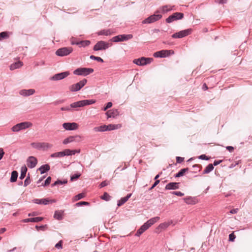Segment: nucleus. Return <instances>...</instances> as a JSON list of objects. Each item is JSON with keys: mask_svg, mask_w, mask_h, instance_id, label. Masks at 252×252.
Returning a JSON list of instances; mask_svg holds the SVG:
<instances>
[{"mask_svg": "<svg viewBox=\"0 0 252 252\" xmlns=\"http://www.w3.org/2000/svg\"><path fill=\"white\" fill-rule=\"evenodd\" d=\"M114 33L111 29H104L97 32L98 35L110 36Z\"/></svg>", "mask_w": 252, "mask_h": 252, "instance_id": "20", "label": "nucleus"}, {"mask_svg": "<svg viewBox=\"0 0 252 252\" xmlns=\"http://www.w3.org/2000/svg\"><path fill=\"white\" fill-rule=\"evenodd\" d=\"M73 51L72 47H63L58 49L56 54L58 56L63 57L68 55Z\"/></svg>", "mask_w": 252, "mask_h": 252, "instance_id": "10", "label": "nucleus"}, {"mask_svg": "<svg viewBox=\"0 0 252 252\" xmlns=\"http://www.w3.org/2000/svg\"><path fill=\"white\" fill-rule=\"evenodd\" d=\"M159 220V217H156L150 219L140 227V228L141 229V231H145L150 226H151L152 225H153L154 223L157 222Z\"/></svg>", "mask_w": 252, "mask_h": 252, "instance_id": "8", "label": "nucleus"}, {"mask_svg": "<svg viewBox=\"0 0 252 252\" xmlns=\"http://www.w3.org/2000/svg\"><path fill=\"white\" fill-rule=\"evenodd\" d=\"M84 197V194L83 193H79L75 196V200L77 201L83 198Z\"/></svg>", "mask_w": 252, "mask_h": 252, "instance_id": "42", "label": "nucleus"}, {"mask_svg": "<svg viewBox=\"0 0 252 252\" xmlns=\"http://www.w3.org/2000/svg\"><path fill=\"white\" fill-rule=\"evenodd\" d=\"M184 17V14L180 12H176L169 16L166 19V22L170 23L174 21L182 19Z\"/></svg>", "mask_w": 252, "mask_h": 252, "instance_id": "12", "label": "nucleus"}, {"mask_svg": "<svg viewBox=\"0 0 252 252\" xmlns=\"http://www.w3.org/2000/svg\"><path fill=\"white\" fill-rule=\"evenodd\" d=\"M50 170V166L48 164H44L41 166L38 170L40 172L41 174H43Z\"/></svg>", "mask_w": 252, "mask_h": 252, "instance_id": "26", "label": "nucleus"}, {"mask_svg": "<svg viewBox=\"0 0 252 252\" xmlns=\"http://www.w3.org/2000/svg\"><path fill=\"white\" fill-rule=\"evenodd\" d=\"M43 220V218L42 217H36L31 218V222H37L39 221H41Z\"/></svg>", "mask_w": 252, "mask_h": 252, "instance_id": "40", "label": "nucleus"}, {"mask_svg": "<svg viewBox=\"0 0 252 252\" xmlns=\"http://www.w3.org/2000/svg\"><path fill=\"white\" fill-rule=\"evenodd\" d=\"M221 161H222L221 160H215V161L214 162V165L216 166V165L219 164L220 163H221Z\"/></svg>", "mask_w": 252, "mask_h": 252, "instance_id": "61", "label": "nucleus"}, {"mask_svg": "<svg viewBox=\"0 0 252 252\" xmlns=\"http://www.w3.org/2000/svg\"><path fill=\"white\" fill-rule=\"evenodd\" d=\"M235 238V236L233 233H231L229 235V239L230 241H234Z\"/></svg>", "mask_w": 252, "mask_h": 252, "instance_id": "55", "label": "nucleus"}, {"mask_svg": "<svg viewBox=\"0 0 252 252\" xmlns=\"http://www.w3.org/2000/svg\"><path fill=\"white\" fill-rule=\"evenodd\" d=\"M32 126V123L29 122H24L16 124L11 128L13 132H19L20 130L25 129Z\"/></svg>", "mask_w": 252, "mask_h": 252, "instance_id": "3", "label": "nucleus"}, {"mask_svg": "<svg viewBox=\"0 0 252 252\" xmlns=\"http://www.w3.org/2000/svg\"><path fill=\"white\" fill-rule=\"evenodd\" d=\"M159 183V180H156L155 183L153 185V186L150 188V189H154L158 183Z\"/></svg>", "mask_w": 252, "mask_h": 252, "instance_id": "59", "label": "nucleus"}, {"mask_svg": "<svg viewBox=\"0 0 252 252\" xmlns=\"http://www.w3.org/2000/svg\"><path fill=\"white\" fill-rule=\"evenodd\" d=\"M62 111H72L70 105L68 106L63 107L61 108Z\"/></svg>", "mask_w": 252, "mask_h": 252, "instance_id": "47", "label": "nucleus"}, {"mask_svg": "<svg viewBox=\"0 0 252 252\" xmlns=\"http://www.w3.org/2000/svg\"><path fill=\"white\" fill-rule=\"evenodd\" d=\"M191 32V30L190 29H188L187 30H183L180 31L178 32H176L172 34V37L174 38H183L185 37L189 34H190Z\"/></svg>", "mask_w": 252, "mask_h": 252, "instance_id": "13", "label": "nucleus"}, {"mask_svg": "<svg viewBox=\"0 0 252 252\" xmlns=\"http://www.w3.org/2000/svg\"><path fill=\"white\" fill-rule=\"evenodd\" d=\"M87 82V79H84L79 82L69 86V89L71 92H77L81 90L86 85Z\"/></svg>", "mask_w": 252, "mask_h": 252, "instance_id": "6", "label": "nucleus"}, {"mask_svg": "<svg viewBox=\"0 0 252 252\" xmlns=\"http://www.w3.org/2000/svg\"><path fill=\"white\" fill-rule=\"evenodd\" d=\"M143 232H144V231H141V229L140 228H139V229L137 230V231L136 233L135 234V235H136V236H140V235H141Z\"/></svg>", "mask_w": 252, "mask_h": 252, "instance_id": "57", "label": "nucleus"}, {"mask_svg": "<svg viewBox=\"0 0 252 252\" xmlns=\"http://www.w3.org/2000/svg\"><path fill=\"white\" fill-rule=\"evenodd\" d=\"M133 35L129 34H120L112 37L110 41L114 42H118L124 41H127L132 38Z\"/></svg>", "mask_w": 252, "mask_h": 252, "instance_id": "7", "label": "nucleus"}, {"mask_svg": "<svg viewBox=\"0 0 252 252\" xmlns=\"http://www.w3.org/2000/svg\"><path fill=\"white\" fill-rule=\"evenodd\" d=\"M54 218L58 220H61L63 219V213L61 211H56L54 215Z\"/></svg>", "mask_w": 252, "mask_h": 252, "instance_id": "34", "label": "nucleus"}, {"mask_svg": "<svg viewBox=\"0 0 252 252\" xmlns=\"http://www.w3.org/2000/svg\"><path fill=\"white\" fill-rule=\"evenodd\" d=\"M70 74L69 71H65L57 73L53 75L50 79L53 81H59L67 77Z\"/></svg>", "mask_w": 252, "mask_h": 252, "instance_id": "14", "label": "nucleus"}, {"mask_svg": "<svg viewBox=\"0 0 252 252\" xmlns=\"http://www.w3.org/2000/svg\"><path fill=\"white\" fill-rule=\"evenodd\" d=\"M78 124L73 123H64L63 124V128L66 130H74L78 128Z\"/></svg>", "mask_w": 252, "mask_h": 252, "instance_id": "15", "label": "nucleus"}, {"mask_svg": "<svg viewBox=\"0 0 252 252\" xmlns=\"http://www.w3.org/2000/svg\"><path fill=\"white\" fill-rule=\"evenodd\" d=\"M178 183L172 182L167 184L165 186V189H176L179 188Z\"/></svg>", "mask_w": 252, "mask_h": 252, "instance_id": "22", "label": "nucleus"}, {"mask_svg": "<svg viewBox=\"0 0 252 252\" xmlns=\"http://www.w3.org/2000/svg\"><path fill=\"white\" fill-rule=\"evenodd\" d=\"M90 58L91 59L96 60V61H97L98 62H101V63L103 62V59L102 58H101L100 57H95L94 56L91 55Z\"/></svg>", "mask_w": 252, "mask_h": 252, "instance_id": "38", "label": "nucleus"}, {"mask_svg": "<svg viewBox=\"0 0 252 252\" xmlns=\"http://www.w3.org/2000/svg\"><path fill=\"white\" fill-rule=\"evenodd\" d=\"M89 202H85V201H81V202H79L78 203H77L76 204V205H89Z\"/></svg>", "mask_w": 252, "mask_h": 252, "instance_id": "56", "label": "nucleus"}, {"mask_svg": "<svg viewBox=\"0 0 252 252\" xmlns=\"http://www.w3.org/2000/svg\"><path fill=\"white\" fill-rule=\"evenodd\" d=\"M30 182H31V181H30V177H27L24 182V186L25 187L27 186L28 185L30 184Z\"/></svg>", "mask_w": 252, "mask_h": 252, "instance_id": "51", "label": "nucleus"}, {"mask_svg": "<svg viewBox=\"0 0 252 252\" xmlns=\"http://www.w3.org/2000/svg\"><path fill=\"white\" fill-rule=\"evenodd\" d=\"M23 222H31V218L25 219L23 220Z\"/></svg>", "mask_w": 252, "mask_h": 252, "instance_id": "64", "label": "nucleus"}, {"mask_svg": "<svg viewBox=\"0 0 252 252\" xmlns=\"http://www.w3.org/2000/svg\"><path fill=\"white\" fill-rule=\"evenodd\" d=\"M152 61V58L141 57L140 58L134 60L133 62L134 63L138 65L142 66L150 63Z\"/></svg>", "mask_w": 252, "mask_h": 252, "instance_id": "9", "label": "nucleus"}, {"mask_svg": "<svg viewBox=\"0 0 252 252\" xmlns=\"http://www.w3.org/2000/svg\"><path fill=\"white\" fill-rule=\"evenodd\" d=\"M171 193L179 196H182L184 195V193L181 191H172Z\"/></svg>", "mask_w": 252, "mask_h": 252, "instance_id": "49", "label": "nucleus"}, {"mask_svg": "<svg viewBox=\"0 0 252 252\" xmlns=\"http://www.w3.org/2000/svg\"><path fill=\"white\" fill-rule=\"evenodd\" d=\"M81 176L80 174H76L73 175L71 176L70 180L73 181L77 179H78Z\"/></svg>", "mask_w": 252, "mask_h": 252, "instance_id": "45", "label": "nucleus"}, {"mask_svg": "<svg viewBox=\"0 0 252 252\" xmlns=\"http://www.w3.org/2000/svg\"><path fill=\"white\" fill-rule=\"evenodd\" d=\"M35 91L34 89H23L19 91V94L23 96H28L32 95L35 93Z\"/></svg>", "mask_w": 252, "mask_h": 252, "instance_id": "18", "label": "nucleus"}, {"mask_svg": "<svg viewBox=\"0 0 252 252\" xmlns=\"http://www.w3.org/2000/svg\"><path fill=\"white\" fill-rule=\"evenodd\" d=\"M27 171V168L26 166L25 165L23 166L21 168V174L20 176V179L21 180L23 179L25 177Z\"/></svg>", "mask_w": 252, "mask_h": 252, "instance_id": "30", "label": "nucleus"}, {"mask_svg": "<svg viewBox=\"0 0 252 252\" xmlns=\"http://www.w3.org/2000/svg\"><path fill=\"white\" fill-rule=\"evenodd\" d=\"M171 50H161L154 53V56L156 58H164L169 55Z\"/></svg>", "mask_w": 252, "mask_h": 252, "instance_id": "17", "label": "nucleus"}, {"mask_svg": "<svg viewBox=\"0 0 252 252\" xmlns=\"http://www.w3.org/2000/svg\"><path fill=\"white\" fill-rule=\"evenodd\" d=\"M131 193L127 194V195L124 197L122 198L120 200L118 201L117 205L121 206L126 202L128 199L131 197Z\"/></svg>", "mask_w": 252, "mask_h": 252, "instance_id": "23", "label": "nucleus"}, {"mask_svg": "<svg viewBox=\"0 0 252 252\" xmlns=\"http://www.w3.org/2000/svg\"><path fill=\"white\" fill-rule=\"evenodd\" d=\"M199 159H202V160H208L209 158L205 155H200L199 158Z\"/></svg>", "mask_w": 252, "mask_h": 252, "instance_id": "52", "label": "nucleus"}, {"mask_svg": "<svg viewBox=\"0 0 252 252\" xmlns=\"http://www.w3.org/2000/svg\"><path fill=\"white\" fill-rule=\"evenodd\" d=\"M184 200L185 202L188 204H194L196 203L195 199L191 197L185 198Z\"/></svg>", "mask_w": 252, "mask_h": 252, "instance_id": "33", "label": "nucleus"}, {"mask_svg": "<svg viewBox=\"0 0 252 252\" xmlns=\"http://www.w3.org/2000/svg\"><path fill=\"white\" fill-rule=\"evenodd\" d=\"M173 223L172 220H170L167 222H164L160 223L158 226L156 228V232H158L162 230H164L167 228L170 224Z\"/></svg>", "mask_w": 252, "mask_h": 252, "instance_id": "19", "label": "nucleus"}, {"mask_svg": "<svg viewBox=\"0 0 252 252\" xmlns=\"http://www.w3.org/2000/svg\"><path fill=\"white\" fill-rule=\"evenodd\" d=\"M51 181V178L50 177H48L46 180L45 181L44 184H42V186H46L47 185H48Z\"/></svg>", "mask_w": 252, "mask_h": 252, "instance_id": "44", "label": "nucleus"}, {"mask_svg": "<svg viewBox=\"0 0 252 252\" xmlns=\"http://www.w3.org/2000/svg\"><path fill=\"white\" fill-rule=\"evenodd\" d=\"M33 202L37 204L47 205L49 203L48 198L35 199L33 200Z\"/></svg>", "mask_w": 252, "mask_h": 252, "instance_id": "24", "label": "nucleus"}, {"mask_svg": "<svg viewBox=\"0 0 252 252\" xmlns=\"http://www.w3.org/2000/svg\"><path fill=\"white\" fill-rule=\"evenodd\" d=\"M238 209H233L230 210V213L234 214H236L238 212Z\"/></svg>", "mask_w": 252, "mask_h": 252, "instance_id": "60", "label": "nucleus"}, {"mask_svg": "<svg viewBox=\"0 0 252 252\" xmlns=\"http://www.w3.org/2000/svg\"><path fill=\"white\" fill-rule=\"evenodd\" d=\"M215 2L219 4H224L226 3L227 0H215Z\"/></svg>", "mask_w": 252, "mask_h": 252, "instance_id": "54", "label": "nucleus"}, {"mask_svg": "<svg viewBox=\"0 0 252 252\" xmlns=\"http://www.w3.org/2000/svg\"><path fill=\"white\" fill-rule=\"evenodd\" d=\"M94 131H100L103 132L107 131V126L106 125H102L99 126L95 127L94 128Z\"/></svg>", "mask_w": 252, "mask_h": 252, "instance_id": "29", "label": "nucleus"}, {"mask_svg": "<svg viewBox=\"0 0 252 252\" xmlns=\"http://www.w3.org/2000/svg\"><path fill=\"white\" fill-rule=\"evenodd\" d=\"M213 169V165L212 164H209L206 167L205 169L203 171V174H208L211 172Z\"/></svg>", "mask_w": 252, "mask_h": 252, "instance_id": "32", "label": "nucleus"}, {"mask_svg": "<svg viewBox=\"0 0 252 252\" xmlns=\"http://www.w3.org/2000/svg\"><path fill=\"white\" fill-rule=\"evenodd\" d=\"M109 182H107L106 181H104L101 183V184L99 185V187L100 188H101L107 186Z\"/></svg>", "mask_w": 252, "mask_h": 252, "instance_id": "50", "label": "nucleus"}, {"mask_svg": "<svg viewBox=\"0 0 252 252\" xmlns=\"http://www.w3.org/2000/svg\"><path fill=\"white\" fill-rule=\"evenodd\" d=\"M50 157L52 158H60L63 157V152H59L57 153H53L51 155Z\"/></svg>", "mask_w": 252, "mask_h": 252, "instance_id": "36", "label": "nucleus"}, {"mask_svg": "<svg viewBox=\"0 0 252 252\" xmlns=\"http://www.w3.org/2000/svg\"><path fill=\"white\" fill-rule=\"evenodd\" d=\"M95 102V100L93 99H84L78 101L70 104L72 111H77L78 108L85 106L89 105Z\"/></svg>", "mask_w": 252, "mask_h": 252, "instance_id": "1", "label": "nucleus"}, {"mask_svg": "<svg viewBox=\"0 0 252 252\" xmlns=\"http://www.w3.org/2000/svg\"><path fill=\"white\" fill-rule=\"evenodd\" d=\"M117 111H108L106 113V115L107 116V118L114 117L116 115Z\"/></svg>", "mask_w": 252, "mask_h": 252, "instance_id": "37", "label": "nucleus"}, {"mask_svg": "<svg viewBox=\"0 0 252 252\" xmlns=\"http://www.w3.org/2000/svg\"><path fill=\"white\" fill-rule=\"evenodd\" d=\"M121 127V125L120 124L117 125H113V124H109L107 126V131L117 129L120 128Z\"/></svg>", "mask_w": 252, "mask_h": 252, "instance_id": "28", "label": "nucleus"}, {"mask_svg": "<svg viewBox=\"0 0 252 252\" xmlns=\"http://www.w3.org/2000/svg\"><path fill=\"white\" fill-rule=\"evenodd\" d=\"M8 37L7 33L6 32H2L0 33V40L3 38H5Z\"/></svg>", "mask_w": 252, "mask_h": 252, "instance_id": "46", "label": "nucleus"}, {"mask_svg": "<svg viewBox=\"0 0 252 252\" xmlns=\"http://www.w3.org/2000/svg\"><path fill=\"white\" fill-rule=\"evenodd\" d=\"M162 17V15L160 14H153L151 15L147 18L143 20L142 23V24H151L156 21H158Z\"/></svg>", "mask_w": 252, "mask_h": 252, "instance_id": "11", "label": "nucleus"}, {"mask_svg": "<svg viewBox=\"0 0 252 252\" xmlns=\"http://www.w3.org/2000/svg\"><path fill=\"white\" fill-rule=\"evenodd\" d=\"M23 65V63L21 62H17L15 63H12L10 66V69L11 70L16 69L17 68H19L21 67Z\"/></svg>", "mask_w": 252, "mask_h": 252, "instance_id": "25", "label": "nucleus"}, {"mask_svg": "<svg viewBox=\"0 0 252 252\" xmlns=\"http://www.w3.org/2000/svg\"><path fill=\"white\" fill-rule=\"evenodd\" d=\"M226 149L229 150L230 152H232L234 149V148L232 146H227L226 147Z\"/></svg>", "mask_w": 252, "mask_h": 252, "instance_id": "62", "label": "nucleus"}, {"mask_svg": "<svg viewBox=\"0 0 252 252\" xmlns=\"http://www.w3.org/2000/svg\"><path fill=\"white\" fill-rule=\"evenodd\" d=\"M94 72V69L91 68L80 67L73 71L74 74L77 75L87 76Z\"/></svg>", "mask_w": 252, "mask_h": 252, "instance_id": "5", "label": "nucleus"}, {"mask_svg": "<svg viewBox=\"0 0 252 252\" xmlns=\"http://www.w3.org/2000/svg\"><path fill=\"white\" fill-rule=\"evenodd\" d=\"M188 170H189V169L188 168L182 169L181 170H180V171L178 173H177L175 175V177L176 178L182 177V176H184L185 175V173L186 172H187Z\"/></svg>", "mask_w": 252, "mask_h": 252, "instance_id": "31", "label": "nucleus"}, {"mask_svg": "<svg viewBox=\"0 0 252 252\" xmlns=\"http://www.w3.org/2000/svg\"><path fill=\"white\" fill-rule=\"evenodd\" d=\"M37 160L36 158L33 156L29 157L27 160V164L28 167L33 168L36 165Z\"/></svg>", "mask_w": 252, "mask_h": 252, "instance_id": "16", "label": "nucleus"}, {"mask_svg": "<svg viewBox=\"0 0 252 252\" xmlns=\"http://www.w3.org/2000/svg\"><path fill=\"white\" fill-rule=\"evenodd\" d=\"M18 177V172L16 171H13L11 173V176L10 178L11 182H14L17 180Z\"/></svg>", "mask_w": 252, "mask_h": 252, "instance_id": "35", "label": "nucleus"}, {"mask_svg": "<svg viewBox=\"0 0 252 252\" xmlns=\"http://www.w3.org/2000/svg\"><path fill=\"white\" fill-rule=\"evenodd\" d=\"M4 154V152L3 151V149L0 148V160L2 158Z\"/></svg>", "mask_w": 252, "mask_h": 252, "instance_id": "58", "label": "nucleus"}, {"mask_svg": "<svg viewBox=\"0 0 252 252\" xmlns=\"http://www.w3.org/2000/svg\"><path fill=\"white\" fill-rule=\"evenodd\" d=\"M101 198L103 200L108 201L110 199V196L107 192H105L104 194L101 197Z\"/></svg>", "mask_w": 252, "mask_h": 252, "instance_id": "39", "label": "nucleus"}, {"mask_svg": "<svg viewBox=\"0 0 252 252\" xmlns=\"http://www.w3.org/2000/svg\"><path fill=\"white\" fill-rule=\"evenodd\" d=\"M112 44L103 40L98 41L94 46L93 50L95 51L105 50L111 46Z\"/></svg>", "mask_w": 252, "mask_h": 252, "instance_id": "4", "label": "nucleus"}, {"mask_svg": "<svg viewBox=\"0 0 252 252\" xmlns=\"http://www.w3.org/2000/svg\"><path fill=\"white\" fill-rule=\"evenodd\" d=\"M112 102H109L107 103L106 104V107L108 108H110L112 107Z\"/></svg>", "mask_w": 252, "mask_h": 252, "instance_id": "63", "label": "nucleus"}, {"mask_svg": "<svg viewBox=\"0 0 252 252\" xmlns=\"http://www.w3.org/2000/svg\"><path fill=\"white\" fill-rule=\"evenodd\" d=\"M55 247L58 249H62V241H60L57 244H56Z\"/></svg>", "mask_w": 252, "mask_h": 252, "instance_id": "48", "label": "nucleus"}, {"mask_svg": "<svg viewBox=\"0 0 252 252\" xmlns=\"http://www.w3.org/2000/svg\"><path fill=\"white\" fill-rule=\"evenodd\" d=\"M62 152L63 153V157L65 156H71L70 150L69 149H65Z\"/></svg>", "mask_w": 252, "mask_h": 252, "instance_id": "43", "label": "nucleus"}, {"mask_svg": "<svg viewBox=\"0 0 252 252\" xmlns=\"http://www.w3.org/2000/svg\"><path fill=\"white\" fill-rule=\"evenodd\" d=\"M184 158L180 157H176V161L177 163H181L184 160Z\"/></svg>", "mask_w": 252, "mask_h": 252, "instance_id": "53", "label": "nucleus"}, {"mask_svg": "<svg viewBox=\"0 0 252 252\" xmlns=\"http://www.w3.org/2000/svg\"><path fill=\"white\" fill-rule=\"evenodd\" d=\"M77 138H80V136L78 135L75 136H70L64 139L63 143V144H67L74 141H76V139Z\"/></svg>", "mask_w": 252, "mask_h": 252, "instance_id": "21", "label": "nucleus"}, {"mask_svg": "<svg viewBox=\"0 0 252 252\" xmlns=\"http://www.w3.org/2000/svg\"><path fill=\"white\" fill-rule=\"evenodd\" d=\"M172 10L171 8H169L168 6L165 5L162 7V11L163 13L167 12L168 11H169Z\"/></svg>", "mask_w": 252, "mask_h": 252, "instance_id": "41", "label": "nucleus"}, {"mask_svg": "<svg viewBox=\"0 0 252 252\" xmlns=\"http://www.w3.org/2000/svg\"><path fill=\"white\" fill-rule=\"evenodd\" d=\"M90 41L89 40H85L81 41L80 42H78L77 43H73V41L71 42V44L72 45H81L82 47H86L90 44Z\"/></svg>", "mask_w": 252, "mask_h": 252, "instance_id": "27", "label": "nucleus"}, {"mask_svg": "<svg viewBox=\"0 0 252 252\" xmlns=\"http://www.w3.org/2000/svg\"><path fill=\"white\" fill-rule=\"evenodd\" d=\"M32 148L38 150L45 151L53 147V145L48 142H33L31 144Z\"/></svg>", "mask_w": 252, "mask_h": 252, "instance_id": "2", "label": "nucleus"}]
</instances>
